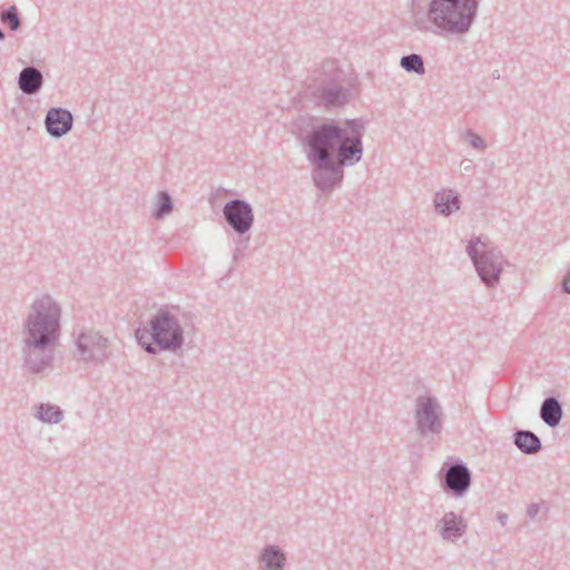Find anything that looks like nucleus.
Returning <instances> with one entry per match:
<instances>
[{"label": "nucleus", "mask_w": 570, "mask_h": 570, "mask_svg": "<svg viewBox=\"0 0 570 570\" xmlns=\"http://www.w3.org/2000/svg\"><path fill=\"white\" fill-rule=\"evenodd\" d=\"M498 521H499L502 525H504V524L507 523V521H508V515H507V514H504V513H500V514L498 515Z\"/></svg>", "instance_id": "c85d7f7f"}, {"label": "nucleus", "mask_w": 570, "mask_h": 570, "mask_svg": "<svg viewBox=\"0 0 570 570\" xmlns=\"http://www.w3.org/2000/svg\"><path fill=\"white\" fill-rule=\"evenodd\" d=\"M173 209L174 202L170 194L166 190L159 191L157 194L153 217L158 220L163 219L165 216L169 215L173 212Z\"/></svg>", "instance_id": "4be33fe9"}, {"label": "nucleus", "mask_w": 570, "mask_h": 570, "mask_svg": "<svg viewBox=\"0 0 570 570\" xmlns=\"http://www.w3.org/2000/svg\"><path fill=\"white\" fill-rule=\"evenodd\" d=\"M561 287L564 293L570 294V268L562 278Z\"/></svg>", "instance_id": "cd10ccee"}, {"label": "nucleus", "mask_w": 570, "mask_h": 570, "mask_svg": "<svg viewBox=\"0 0 570 570\" xmlns=\"http://www.w3.org/2000/svg\"><path fill=\"white\" fill-rule=\"evenodd\" d=\"M466 253L482 283L488 287L498 286L503 267L510 264L502 252L491 244L488 236L472 237L466 245Z\"/></svg>", "instance_id": "20e7f679"}, {"label": "nucleus", "mask_w": 570, "mask_h": 570, "mask_svg": "<svg viewBox=\"0 0 570 570\" xmlns=\"http://www.w3.org/2000/svg\"><path fill=\"white\" fill-rule=\"evenodd\" d=\"M6 39V33L3 32V30L0 28V41L4 40Z\"/></svg>", "instance_id": "c756f323"}, {"label": "nucleus", "mask_w": 570, "mask_h": 570, "mask_svg": "<svg viewBox=\"0 0 570 570\" xmlns=\"http://www.w3.org/2000/svg\"><path fill=\"white\" fill-rule=\"evenodd\" d=\"M323 151L344 168L361 161L363 142L347 138L346 129L334 119H323Z\"/></svg>", "instance_id": "39448f33"}, {"label": "nucleus", "mask_w": 570, "mask_h": 570, "mask_svg": "<svg viewBox=\"0 0 570 570\" xmlns=\"http://www.w3.org/2000/svg\"><path fill=\"white\" fill-rule=\"evenodd\" d=\"M513 443L522 453L528 455L535 454L542 449L540 438L529 430H517L513 433Z\"/></svg>", "instance_id": "6ab92c4d"}, {"label": "nucleus", "mask_w": 570, "mask_h": 570, "mask_svg": "<svg viewBox=\"0 0 570 570\" xmlns=\"http://www.w3.org/2000/svg\"><path fill=\"white\" fill-rule=\"evenodd\" d=\"M76 347L79 360L102 364L111 355L109 338L94 328L83 330L76 340Z\"/></svg>", "instance_id": "1a4fd4ad"}, {"label": "nucleus", "mask_w": 570, "mask_h": 570, "mask_svg": "<svg viewBox=\"0 0 570 570\" xmlns=\"http://www.w3.org/2000/svg\"><path fill=\"white\" fill-rule=\"evenodd\" d=\"M23 367L32 375H43L52 367L57 343L21 341Z\"/></svg>", "instance_id": "6e6552de"}, {"label": "nucleus", "mask_w": 570, "mask_h": 570, "mask_svg": "<svg viewBox=\"0 0 570 570\" xmlns=\"http://www.w3.org/2000/svg\"><path fill=\"white\" fill-rule=\"evenodd\" d=\"M344 125L345 127L343 128L347 131V138L363 142L362 139L365 132L366 121H364L362 118H353L346 119Z\"/></svg>", "instance_id": "b1692460"}, {"label": "nucleus", "mask_w": 570, "mask_h": 570, "mask_svg": "<svg viewBox=\"0 0 570 570\" xmlns=\"http://www.w3.org/2000/svg\"><path fill=\"white\" fill-rule=\"evenodd\" d=\"M442 472L440 480L442 490L454 498L464 497L472 483V473L468 465L456 460L450 464L445 463Z\"/></svg>", "instance_id": "9d476101"}, {"label": "nucleus", "mask_w": 570, "mask_h": 570, "mask_svg": "<svg viewBox=\"0 0 570 570\" xmlns=\"http://www.w3.org/2000/svg\"><path fill=\"white\" fill-rule=\"evenodd\" d=\"M357 95L358 79L355 72L343 69L335 60L323 61V110L342 109Z\"/></svg>", "instance_id": "7ed1b4c3"}, {"label": "nucleus", "mask_w": 570, "mask_h": 570, "mask_svg": "<svg viewBox=\"0 0 570 570\" xmlns=\"http://www.w3.org/2000/svg\"><path fill=\"white\" fill-rule=\"evenodd\" d=\"M239 254H240V249H239V248H237V249L235 250V253H234V259H235V261L237 259V257L239 256Z\"/></svg>", "instance_id": "7c9ffc66"}, {"label": "nucleus", "mask_w": 570, "mask_h": 570, "mask_svg": "<svg viewBox=\"0 0 570 570\" xmlns=\"http://www.w3.org/2000/svg\"><path fill=\"white\" fill-rule=\"evenodd\" d=\"M563 416L561 402L556 396H548L540 407V417L549 428H557Z\"/></svg>", "instance_id": "a211bd4d"}, {"label": "nucleus", "mask_w": 570, "mask_h": 570, "mask_svg": "<svg viewBox=\"0 0 570 570\" xmlns=\"http://www.w3.org/2000/svg\"><path fill=\"white\" fill-rule=\"evenodd\" d=\"M36 416L43 423L57 424L63 419V412L58 405L40 403L36 406Z\"/></svg>", "instance_id": "412c9836"}, {"label": "nucleus", "mask_w": 570, "mask_h": 570, "mask_svg": "<svg viewBox=\"0 0 570 570\" xmlns=\"http://www.w3.org/2000/svg\"><path fill=\"white\" fill-rule=\"evenodd\" d=\"M0 19L1 22L7 24L8 28L13 32L21 28L22 21L16 4H11L6 10H3Z\"/></svg>", "instance_id": "393cba45"}, {"label": "nucleus", "mask_w": 570, "mask_h": 570, "mask_svg": "<svg viewBox=\"0 0 570 570\" xmlns=\"http://www.w3.org/2000/svg\"><path fill=\"white\" fill-rule=\"evenodd\" d=\"M292 132L301 141L309 163L313 165V181L321 191V122L307 115L299 116L292 124Z\"/></svg>", "instance_id": "423d86ee"}, {"label": "nucleus", "mask_w": 570, "mask_h": 570, "mask_svg": "<svg viewBox=\"0 0 570 570\" xmlns=\"http://www.w3.org/2000/svg\"><path fill=\"white\" fill-rule=\"evenodd\" d=\"M258 563L262 570H284L286 556L276 544H267L258 556Z\"/></svg>", "instance_id": "dca6fc26"}, {"label": "nucleus", "mask_w": 570, "mask_h": 570, "mask_svg": "<svg viewBox=\"0 0 570 570\" xmlns=\"http://www.w3.org/2000/svg\"><path fill=\"white\" fill-rule=\"evenodd\" d=\"M539 511H540V505L538 503H531L528 505L527 515L530 519H534L538 515Z\"/></svg>", "instance_id": "bb28decb"}, {"label": "nucleus", "mask_w": 570, "mask_h": 570, "mask_svg": "<svg viewBox=\"0 0 570 570\" xmlns=\"http://www.w3.org/2000/svg\"><path fill=\"white\" fill-rule=\"evenodd\" d=\"M223 215L229 227L238 235L246 234L254 224V213L249 203L234 198L223 207Z\"/></svg>", "instance_id": "9b49d317"}, {"label": "nucleus", "mask_w": 570, "mask_h": 570, "mask_svg": "<svg viewBox=\"0 0 570 570\" xmlns=\"http://www.w3.org/2000/svg\"><path fill=\"white\" fill-rule=\"evenodd\" d=\"M190 313H181L178 306L163 307L154 314L147 326L138 327L135 337L145 352L156 355L160 352L177 353L185 343V327Z\"/></svg>", "instance_id": "f257e3e1"}, {"label": "nucleus", "mask_w": 570, "mask_h": 570, "mask_svg": "<svg viewBox=\"0 0 570 570\" xmlns=\"http://www.w3.org/2000/svg\"><path fill=\"white\" fill-rule=\"evenodd\" d=\"M344 178V168L323 151V198L327 197L336 187H340Z\"/></svg>", "instance_id": "4468645a"}, {"label": "nucleus", "mask_w": 570, "mask_h": 570, "mask_svg": "<svg viewBox=\"0 0 570 570\" xmlns=\"http://www.w3.org/2000/svg\"><path fill=\"white\" fill-rule=\"evenodd\" d=\"M415 431L422 438L439 435L443 431L444 412L433 395H420L414 409Z\"/></svg>", "instance_id": "0eeeda50"}, {"label": "nucleus", "mask_w": 570, "mask_h": 570, "mask_svg": "<svg viewBox=\"0 0 570 570\" xmlns=\"http://www.w3.org/2000/svg\"><path fill=\"white\" fill-rule=\"evenodd\" d=\"M435 210L443 216H450L460 209L461 200L458 193L452 189H442L434 195Z\"/></svg>", "instance_id": "f3484780"}, {"label": "nucleus", "mask_w": 570, "mask_h": 570, "mask_svg": "<svg viewBox=\"0 0 570 570\" xmlns=\"http://www.w3.org/2000/svg\"><path fill=\"white\" fill-rule=\"evenodd\" d=\"M439 533L443 540L455 541L466 531V521L455 512H446L438 523Z\"/></svg>", "instance_id": "ddd939ff"}, {"label": "nucleus", "mask_w": 570, "mask_h": 570, "mask_svg": "<svg viewBox=\"0 0 570 570\" xmlns=\"http://www.w3.org/2000/svg\"><path fill=\"white\" fill-rule=\"evenodd\" d=\"M301 108L321 107V83L317 79L306 82V88L301 94Z\"/></svg>", "instance_id": "aec40b11"}, {"label": "nucleus", "mask_w": 570, "mask_h": 570, "mask_svg": "<svg viewBox=\"0 0 570 570\" xmlns=\"http://www.w3.org/2000/svg\"><path fill=\"white\" fill-rule=\"evenodd\" d=\"M43 75L41 70L33 66H27L21 69L18 76V88L28 96L38 94L43 86Z\"/></svg>", "instance_id": "2eb2a0df"}, {"label": "nucleus", "mask_w": 570, "mask_h": 570, "mask_svg": "<svg viewBox=\"0 0 570 570\" xmlns=\"http://www.w3.org/2000/svg\"><path fill=\"white\" fill-rule=\"evenodd\" d=\"M61 307L49 294L36 298L22 324L23 341L57 343L61 332Z\"/></svg>", "instance_id": "f03ea898"}, {"label": "nucleus", "mask_w": 570, "mask_h": 570, "mask_svg": "<svg viewBox=\"0 0 570 570\" xmlns=\"http://www.w3.org/2000/svg\"><path fill=\"white\" fill-rule=\"evenodd\" d=\"M465 138L475 149L483 150L487 147L484 139L473 130H468Z\"/></svg>", "instance_id": "a878e982"}, {"label": "nucleus", "mask_w": 570, "mask_h": 570, "mask_svg": "<svg viewBox=\"0 0 570 570\" xmlns=\"http://www.w3.org/2000/svg\"><path fill=\"white\" fill-rule=\"evenodd\" d=\"M45 126L50 137L61 138L72 129L73 115L66 108L52 107L47 111Z\"/></svg>", "instance_id": "f8f14e48"}, {"label": "nucleus", "mask_w": 570, "mask_h": 570, "mask_svg": "<svg viewBox=\"0 0 570 570\" xmlns=\"http://www.w3.org/2000/svg\"><path fill=\"white\" fill-rule=\"evenodd\" d=\"M400 66L406 72H413L420 76L425 73L424 60L422 56L417 53L403 56L400 60Z\"/></svg>", "instance_id": "5701e85b"}]
</instances>
